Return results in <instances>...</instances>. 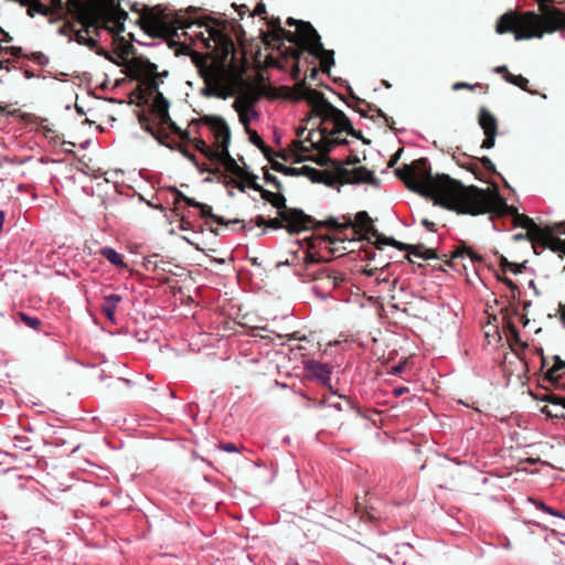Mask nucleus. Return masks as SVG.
<instances>
[{"label":"nucleus","instance_id":"f257e3e1","mask_svg":"<svg viewBox=\"0 0 565 565\" xmlns=\"http://www.w3.org/2000/svg\"><path fill=\"white\" fill-rule=\"evenodd\" d=\"M394 172L411 191L460 214L500 213L508 206L497 190L465 186L445 174L434 177L427 158L414 160Z\"/></svg>","mask_w":565,"mask_h":565},{"label":"nucleus","instance_id":"f03ea898","mask_svg":"<svg viewBox=\"0 0 565 565\" xmlns=\"http://www.w3.org/2000/svg\"><path fill=\"white\" fill-rule=\"evenodd\" d=\"M31 17L34 13L49 14L51 11L67 10L75 22L65 23L60 33L90 50L97 49L100 31L119 34L125 30L128 13L116 0H23Z\"/></svg>","mask_w":565,"mask_h":565},{"label":"nucleus","instance_id":"7ed1b4c3","mask_svg":"<svg viewBox=\"0 0 565 565\" xmlns=\"http://www.w3.org/2000/svg\"><path fill=\"white\" fill-rule=\"evenodd\" d=\"M185 135H194L191 143L207 159L224 166L232 178L244 180L248 171L241 168L230 154L231 130L222 117L204 115L192 119Z\"/></svg>","mask_w":565,"mask_h":565},{"label":"nucleus","instance_id":"20e7f679","mask_svg":"<svg viewBox=\"0 0 565 565\" xmlns=\"http://www.w3.org/2000/svg\"><path fill=\"white\" fill-rule=\"evenodd\" d=\"M204 86L200 93L204 97L226 99L234 96L237 89L238 78L234 72L224 65L212 64L200 68Z\"/></svg>","mask_w":565,"mask_h":565},{"label":"nucleus","instance_id":"39448f33","mask_svg":"<svg viewBox=\"0 0 565 565\" xmlns=\"http://www.w3.org/2000/svg\"><path fill=\"white\" fill-rule=\"evenodd\" d=\"M313 113L321 119L320 135L323 138L342 131H345L350 136L358 137V132L353 129L345 114L329 102L322 100L320 104L315 105Z\"/></svg>","mask_w":565,"mask_h":565},{"label":"nucleus","instance_id":"423d86ee","mask_svg":"<svg viewBox=\"0 0 565 565\" xmlns=\"http://www.w3.org/2000/svg\"><path fill=\"white\" fill-rule=\"evenodd\" d=\"M260 196L278 210V216L286 222V228L289 233H300L312 226L313 218L301 210L287 207L286 199L282 194L262 190Z\"/></svg>","mask_w":565,"mask_h":565},{"label":"nucleus","instance_id":"0eeeda50","mask_svg":"<svg viewBox=\"0 0 565 565\" xmlns=\"http://www.w3.org/2000/svg\"><path fill=\"white\" fill-rule=\"evenodd\" d=\"M287 24L297 26L296 32H294L296 34V42H294L295 44L305 46L311 54L316 56L329 57L333 64V52L323 49V45L320 41V35L309 22L298 21L294 18H289L287 20Z\"/></svg>","mask_w":565,"mask_h":565},{"label":"nucleus","instance_id":"6e6552de","mask_svg":"<svg viewBox=\"0 0 565 565\" xmlns=\"http://www.w3.org/2000/svg\"><path fill=\"white\" fill-rule=\"evenodd\" d=\"M360 162L358 156L349 157L345 162L339 160H331L332 168L335 172L337 178L342 183H367L372 185H379L380 182L372 171L365 167H359L349 169L347 166H353Z\"/></svg>","mask_w":565,"mask_h":565},{"label":"nucleus","instance_id":"1a4fd4ad","mask_svg":"<svg viewBox=\"0 0 565 565\" xmlns=\"http://www.w3.org/2000/svg\"><path fill=\"white\" fill-rule=\"evenodd\" d=\"M523 227L527 230L529 239L532 242L536 254L545 248L565 253V241L556 237L552 228L541 227L529 217H525Z\"/></svg>","mask_w":565,"mask_h":565},{"label":"nucleus","instance_id":"9d476101","mask_svg":"<svg viewBox=\"0 0 565 565\" xmlns=\"http://www.w3.org/2000/svg\"><path fill=\"white\" fill-rule=\"evenodd\" d=\"M159 83L154 78L150 79L149 89L154 93L153 104H152V115L154 116L157 122L161 127H167L173 132L178 134L182 140H186L189 142L193 141L194 135L184 136V132L189 130H181L174 121L170 118L169 115V102L164 98L162 93L158 90Z\"/></svg>","mask_w":565,"mask_h":565},{"label":"nucleus","instance_id":"9b49d317","mask_svg":"<svg viewBox=\"0 0 565 565\" xmlns=\"http://www.w3.org/2000/svg\"><path fill=\"white\" fill-rule=\"evenodd\" d=\"M206 31L209 33V38L203 39L205 47L217 51L224 58H226L231 53H234L235 45L228 34L212 26H206Z\"/></svg>","mask_w":565,"mask_h":565},{"label":"nucleus","instance_id":"f8f14e48","mask_svg":"<svg viewBox=\"0 0 565 565\" xmlns=\"http://www.w3.org/2000/svg\"><path fill=\"white\" fill-rule=\"evenodd\" d=\"M478 122L484 134L481 148L491 149L494 147L498 135V120L486 107H482L479 111Z\"/></svg>","mask_w":565,"mask_h":565},{"label":"nucleus","instance_id":"ddd939ff","mask_svg":"<svg viewBox=\"0 0 565 565\" xmlns=\"http://www.w3.org/2000/svg\"><path fill=\"white\" fill-rule=\"evenodd\" d=\"M256 99L250 96H242L235 99L232 107L237 111L239 121L246 131H249L250 121L257 119L259 114L255 109Z\"/></svg>","mask_w":565,"mask_h":565},{"label":"nucleus","instance_id":"4468645a","mask_svg":"<svg viewBox=\"0 0 565 565\" xmlns=\"http://www.w3.org/2000/svg\"><path fill=\"white\" fill-rule=\"evenodd\" d=\"M143 18L156 29H167L171 24H181L173 14L160 7L147 8Z\"/></svg>","mask_w":565,"mask_h":565},{"label":"nucleus","instance_id":"2eb2a0df","mask_svg":"<svg viewBox=\"0 0 565 565\" xmlns=\"http://www.w3.org/2000/svg\"><path fill=\"white\" fill-rule=\"evenodd\" d=\"M313 279L316 285L313 291L321 298H327L331 295V291L337 287V277L328 271L327 269H320L315 275Z\"/></svg>","mask_w":565,"mask_h":565},{"label":"nucleus","instance_id":"dca6fc26","mask_svg":"<svg viewBox=\"0 0 565 565\" xmlns=\"http://www.w3.org/2000/svg\"><path fill=\"white\" fill-rule=\"evenodd\" d=\"M305 371L309 376L317 379L324 386L331 387V369L328 364L309 360L305 363Z\"/></svg>","mask_w":565,"mask_h":565},{"label":"nucleus","instance_id":"f3484780","mask_svg":"<svg viewBox=\"0 0 565 565\" xmlns=\"http://www.w3.org/2000/svg\"><path fill=\"white\" fill-rule=\"evenodd\" d=\"M343 227H353L356 228L359 232H363L365 234H372L377 239H380V235L377 231L372 225V221L369 216V214L365 211H361L355 214L354 221L348 220Z\"/></svg>","mask_w":565,"mask_h":565},{"label":"nucleus","instance_id":"a211bd4d","mask_svg":"<svg viewBox=\"0 0 565 565\" xmlns=\"http://www.w3.org/2000/svg\"><path fill=\"white\" fill-rule=\"evenodd\" d=\"M268 26L271 29L273 39L276 41L286 40L288 42H296V34L281 26L279 18L271 17L268 22Z\"/></svg>","mask_w":565,"mask_h":565},{"label":"nucleus","instance_id":"6ab92c4d","mask_svg":"<svg viewBox=\"0 0 565 565\" xmlns=\"http://www.w3.org/2000/svg\"><path fill=\"white\" fill-rule=\"evenodd\" d=\"M365 106L367 110L376 113V115L383 118L388 127L392 128V124L394 122L392 118L387 117L380 108L375 105H371L363 99L356 98L354 105H350L354 110H356L362 117H367L366 110L363 108Z\"/></svg>","mask_w":565,"mask_h":565},{"label":"nucleus","instance_id":"aec40b11","mask_svg":"<svg viewBox=\"0 0 565 565\" xmlns=\"http://www.w3.org/2000/svg\"><path fill=\"white\" fill-rule=\"evenodd\" d=\"M122 300L120 295L110 294L104 297L102 305V312L105 315L108 321L115 322V313L118 303Z\"/></svg>","mask_w":565,"mask_h":565},{"label":"nucleus","instance_id":"412c9836","mask_svg":"<svg viewBox=\"0 0 565 565\" xmlns=\"http://www.w3.org/2000/svg\"><path fill=\"white\" fill-rule=\"evenodd\" d=\"M199 210L202 217H210L213 222H215L218 225L241 224V228L246 227L242 220L235 218L226 221L223 216L214 214L210 205L201 203Z\"/></svg>","mask_w":565,"mask_h":565},{"label":"nucleus","instance_id":"4be33fe9","mask_svg":"<svg viewBox=\"0 0 565 565\" xmlns=\"http://www.w3.org/2000/svg\"><path fill=\"white\" fill-rule=\"evenodd\" d=\"M554 363L546 371V380L552 383H557L559 380L565 379V362L558 356H553Z\"/></svg>","mask_w":565,"mask_h":565},{"label":"nucleus","instance_id":"5701e85b","mask_svg":"<svg viewBox=\"0 0 565 565\" xmlns=\"http://www.w3.org/2000/svg\"><path fill=\"white\" fill-rule=\"evenodd\" d=\"M100 255L105 257L110 264L116 267L126 268L127 264L124 262V257L116 249L111 247H103L100 249Z\"/></svg>","mask_w":565,"mask_h":565},{"label":"nucleus","instance_id":"b1692460","mask_svg":"<svg viewBox=\"0 0 565 565\" xmlns=\"http://www.w3.org/2000/svg\"><path fill=\"white\" fill-rule=\"evenodd\" d=\"M454 159L460 167L468 169L475 174L477 173V158L470 157L466 153H458L454 154Z\"/></svg>","mask_w":565,"mask_h":565},{"label":"nucleus","instance_id":"393cba45","mask_svg":"<svg viewBox=\"0 0 565 565\" xmlns=\"http://www.w3.org/2000/svg\"><path fill=\"white\" fill-rule=\"evenodd\" d=\"M381 243L392 245L399 250H408L409 253H415L416 249L423 248L422 244L418 245H409L402 242H397L394 238H381Z\"/></svg>","mask_w":565,"mask_h":565},{"label":"nucleus","instance_id":"a878e982","mask_svg":"<svg viewBox=\"0 0 565 565\" xmlns=\"http://www.w3.org/2000/svg\"><path fill=\"white\" fill-rule=\"evenodd\" d=\"M504 79L508 83L513 84L523 90H527L529 81H527V78L523 77L522 75H514L510 72H507Z\"/></svg>","mask_w":565,"mask_h":565},{"label":"nucleus","instance_id":"bb28decb","mask_svg":"<svg viewBox=\"0 0 565 565\" xmlns=\"http://www.w3.org/2000/svg\"><path fill=\"white\" fill-rule=\"evenodd\" d=\"M249 135V141L259 148L266 156L269 152V148L264 143L262 137L257 134V131L252 130L249 128V131H246Z\"/></svg>","mask_w":565,"mask_h":565},{"label":"nucleus","instance_id":"cd10ccee","mask_svg":"<svg viewBox=\"0 0 565 565\" xmlns=\"http://www.w3.org/2000/svg\"><path fill=\"white\" fill-rule=\"evenodd\" d=\"M468 255L471 260H478L480 262L481 260V257L478 256L477 254H475L471 249L467 248V247H463V248H458L456 249L452 254H451V257L452 258H459V257H463Z\"/></svg>","mask_w":565,"mask_h":565},{"label":"nucleus","instance_id":"c85d7f7f","mask_svg":"<svg viewBox=\"0 0 565 565\" xmlns=\"http://www.w3.org/2000/svg\"><path fill=\"white\" fill-rule=\"evenodd\" d=\"M411 254L416 256V257L424 258V259H435V258H437L436 250L433 249V248H426L424 245H423V248L416 249L415 253H411Z\"/></svg>","mask_w":565,"mask_h":565},{"label":"nucleus","instance_id":"c756f323","mask_svg":"<svg viewBox=\"0 0 565 565\" xmlns=\"http://www.w3.org/2000/svg\"><path fill=\"white\" fill-rule=\"evenodd\" d=\"M226 186H233V188L238 189L241 192H245L248 184L245 180L237 179V178H230L226 181Z\"/></svg>","mask_w":565,"mask_h":565},{"label":"nucleus","instance_id":"7c9ffc66","mask_svg":"<svg viewBox=\"0 0 565 565\" xmlns=\"http://www.w3.org/2000/svg\"><path fill=\"white\" fill-rule=\"evenodd\" d=\"M257 179L258 177L252 172H248L244 178L250 189L258 191L262 194V190L264 189L257 183Z\"/></svg>","mask_w":565,"mask_h":565},{"label":"nucleus","instance_id":"2f4dec72","mask_svg":"<svg viewBox=\"0 0 565 565\" xmlns=\"http://www.w3.org/2000/svg\"><path fill=\"white\" fill-rule=\"evenodd\" d=\"M20 317H21V320L30 328L36 330L40 324H41V321L40 319H38L36 317H31V316H28L25 313H20Z\"/></svg>","mask_w":565,"mask_h":565},{"label":"nucleus","instance_id":"473e14b6","mask_svg":"<svg viewBox=\"0 0 565 565\" xmlns=\"http://www.w3.org/2000/svg\"><path fill=\"white\" fill-rule=\"evenodd\" d=\"M481 163L484 170L488 173L495 172V167L492 163V161L488 157L477 158V164ZM479 169V166H477V170Z\"/></svg>","mask_w":565,"mask_h":565},{"label":"nucleus","instance_id":"72a5a7b5","mask_svg":"<svg viewBox=\"0 0 565 565\" xmlns=\"http://www.w3.org/2000/svg\"><path fill=\"white\" fill-rule=\"evenodd\" d=\"M273 169L278 172H284L287 175H297L298 174V171L296 168L286 167L278 162L273 163Z\"/></svg>","mask_w":565,"mask_h":565},{"label":"nucleus","instance_id":"f704fd0d","mask_svg":"<svg viewBox=\"0 0 565 565\" xmlns=\"http://www.w3.org/2000/svg\"><path fill=\"white\" fill-rule=\"evenodd\" d=\"M30 58L38 65L45 66L49 63V57L42 52H34Z\"/></svg>","mask_w":565,"mask_h":565},{"label":"nucleus","instance_id":"c9c22d12","mask_svg":"<svg viewBox=\"0 0 565 565\" xmlns=\"http://www.w3.org/2000/svg\"><path fill=\"white\" fill-rule=\"evenodd\" d=\"M146 71L149 75L153 76L152 78H154L157 81V77L158 76H167L168 75V71H163L162 73L158 74L157 73V65L154 63H151V62H147V65H146Z\"/></svg>","mask_w":565,"mask_h":565},{"label":"nucleus","instance_id":"e433bc0d","mask_svg":"<svg viewBox=\"0 0 565 565\" xmlns=\"http://www.w3.org/2000/svg\"><path fill=\"white\" fill-rule=\"evenodd\" d=\"M267 227L279 230L286 227V222L279 216L277 218H269L266 223Z\"/></svg>","mask_w":565,"mask_h":565},{"label":"nucleus","instance_id":"4c0bfd02","mask_svg":"<svg viewBox=\"0 0 565 565\" xmlns=\"http://www.w3.org/2000/svg\"><path fill=\"white\" fill-rule=\"evenodd\" d=\"M502 266H503V268L510 269L513 274L521 273L522 268L524 267L523 265H519V264H515V263H510L507 259H503Z\"/></svg>","mask_w":565,"mask_h":565},{"label":"nucleus","instance_id":"58836bf2","mask_svg":"<svg viewBox=\"0 0 565 565\" xmlns=\"http://www.w3.org/2000/svg\"><path fill=\"white\" fill-rule=\"evenodd\" d=\"M265 180L273 184L277 190H279L281 188V183L280 181L278 180L277 177L270 174L269 172H265V175H264Z\"/></svg>","mask_w":565,"mask_h":565},{"label":"nucleus","instance_id":"ea45409f","mask_svg":"<svg viewBox=\"0 0 565 565\" xmlns=\"http://www.w3.org/2000/svg\"><path fill=\"white\" fill-rule=\"evenodd\" d=\"M220 448L226 452H237L238 448L233 443H223L220 445Z\"/></svg>","mask_w":565,"mask_h":565},{"label":"nucleus","instance_id":"a19ab883","mask_svg":"<svg viewBox=\"0 0 565 565\" xmlns=\"http://www.w3.org/2000/svg\"><path fill=\"white\" fill-rule=\"evenodd\" d=\"M6 53H9L12 56L19 57L22 55V47L20 46H7Z\"/></svg>","mask_w":565,"mask_h":565},{"label":"nucleus","instance_id":"79ce46f5","mask_svg":"<svg viewBox=\"0 0 565 565\" xmlns=\"http://www.w3.org/2000/svg\"><path fill=\"white\" fill-rule=\"evenodd\" d=\"M302 170L307 171L313 181H318L317 177L321 174V172L319 170H317L315 168H310V167H303Z\"/></svg>","mask_w":565,"mask_h":565},{"label":"nucleus","instance_id":"37998d69","mask_svg":"<svg viewBox=\"0 0 565 565\" xmlns=\"http://www.w3.org/2000/svg\"><path fill=\"white\" fill-rule=\"evenodd\" d=\"M475 86L468 84V83H465V82H457L454 84L452 86V89L454 90H459V89H462V88H469V89H473Z\"/></svg>","mask_w":565,"mask_h":565},{"label":"nucleus","instance_id":"c03bdc74","mask_svg":"<svg viewBox=\"0 0 565 565\" xmlns=\"http://www.w3.org/2000/svg\"><path fill=\"white\" fill-rule=\"evenodd\" d=\"M170 191L175 195V201L179 202V201H183L184 202V198H188L185 194H183L181 191H179L177 188H171Z\"/></svg>","mask_w":565,"mask_h":565},{"label":"nucleus","instance_id":"a18cd8bd","mask_svg":"<svg viewBox=\"0 0 565 565\" xmlns=\"http://www.w3.org/2000/svg\"><path fill=\"white\" fill-rule=\"evenodd\" d=\"M266 13V7L264 3H257L252 15H262Z\"/></svg>","mask_w":565,"mask_h":565},{"label":"nucleus","instance_id":"49530a36","mask_svg":"<svg viewBox=\"0 0 565 565\" xmlns=\"http://www.w3.org/2000/svg\"><path fill=\"white\" fill-rule=\"evenodd\" d=\"M422 225L425 226L430 232H436L435 223L430 222L427 218L422 220Z\"/></svg>","mask_w":565,"mask_h":565},{"label":"nucleus","instance_id":"de8ad7c7","mask_svg":"<svg viewBox=\"0 0 565 565\" xmlns=\"http://www.w3.org/2000/svg\"><path fill=\"white\" fill-rule=\"evenodd\" d=\"M0 41L1 42H11L12 41V38L9 35V33L6 32L1 26H0Z\"/></svg>","mask_w":565,"mask_h":565},{"label":"nucleus","instance_id":"09e8293b","mask_svg":"<svg viewBox=\"0 0 565 565\" xmlns=\"http://www.w3.org/2000/svg\"><path fill=\"white\" fill-rule=\"evenodd\" d=\"M184 203L189 206H193V207H200L201 206V202H198L195 201L194 199L192 198H184Z\"/></svg>","mask_w":565,"mask_h":565},{"label":"nucleus","instance_id":"8fccbe9b","mask_svg":"<svg viewBox=\"0 0 565 565\" xmlns=\"http://www.w3.org/2000/svg\"><path fill=\"white\" fill-rule=\"evenodd\" d=\"M403 149H399L388 161V167H394L396 164V162L398 161L399 157H401V153H402Z\"/></svg>","mask_w":565,"mask_h":565},{"label":"nucleus","instance_id":"3c124183","mask_svg":"<svg viewBox=\"0 0 565 565\" xmlns=\"http://www.w3.org/2000/svg\"><path fill=\"white\" fill-rule=\"evenodd\" d=\"M545 513L551 514L553 516L565 519V516L559 511L555 510L554 508H552L550 505L547 507V510Z\"/></svg>","mask_w":565,"mask_h":565},{"label":"nucleus","instance_id":"603ef678","mask_svg":"<svg viewBox=\"0 0 565 565\" xmlns=\"http://www.w3.org/2000/svg\"><path fill=\"white\" fill-rule=\"evenodd\" d=\"M326 224L328 227L330 228H339L340 227V224L338 223V221L335 218H329L328 221H326Z\"/></svg>","mask_w":565,"mask_h":565},{"label":"nucleus","instance_id":"864d4df0","mask_svg":"<svg viewBox=\"0 0 565 565\" xmlns=\"http://www.w3.org/2000/svg\"><path fill=\"white\" fill-rule=\"evenodd\" d=\"M501 281L507 285L511 290L516 289V285L510 278H502Z\"/></svg>","mask_w":565,"mask_h":565},{"label":"nucleus","instance_id":"5fc2aeb1","mask_svg":"<svg viewBox=\"0 0 565 565\" xmlns=\"http://www.w3.org/2000/svg\"><path fill=\"white\" fill-rule=\"evenodd\" d=\"M407 392H408V387H406V386H401V387L394 388V394L396 396H401V395H403V394H405Z\"/></svg>","mask_w":565,"mask_h":565},{"label":"nucleus","instance_id":"6e6d98bb","mask_svg":"<svg viewBox=\"0 0 565 565\" xmlns=\"http://www.w3.org/2000/svg\"><path fill=\"white\" fill-rule=\"evenodd\" d=\"M533 502H534V504H535L536 509H539V510H541V511H543V512H546L547 507H548L547 504H545V503H544V502H542V501H533Z\"/></svg>","mask_w":565,"mask_h":565},{"label":"nucleus","instance_id":"4d7b16f0","mask_svg":"<svg viewBox=\"0 0 565 565\" xmlns=\"http://www.w3.org/2000/svg\"><path fill=\"white\" fill-rule=\"evenodd\" d=\"M494 72H495V73H498V74H502V75H503V77H504V76L507 75V72H509V71H508V67H507V66L501 65V66H497V67L494 68Z\"/></svg>","mask_w":565,"mask_h":565},{"label":"nucleus","instance_id":"13d9d810","mask_svg":"<svg viewBox=\"0 0 565 565\" xmlns=\"http://www.w3.org/2000/svg\"><path fill=\"white\" fill-rule=\"evenodd\" d=\"M10 60L1 61L0 60V70H7L8 72L11 70Z\"/></svg>","mask_w":565,"mask_h":565},{"label":"nucleus","instance_id":"bf43d9fd","mask_svg":"<svg viewBox=\"0 0 565 565\" xmlns=\"http://www.w3.org/2000/svg\"><path fill=\"white\" fill-rule=\"evenodd\" d=\"M266 223H267V221L265 220V217H264V216L258 215V216L256 217V225H257V226H264V225L266 226Z\"/></svg>","mask_w":565,"mask_h":565},{"label":"nucleus","instance_id":"052dcab7","mask_svg":"<svg viewBox=\"0 0 565 565\" xmlns=\"http://www.w3.org/2000/svg\"><path fill=\"white\" fill-rule=\"evenodd\" d=\"M146 129L157 139H159L158 131L154 130V127L152 125L148 124Z\"/></svg>","mask_w":565,"mask_h":565},{"label":"nucleus","instance_id":"680f3d73","mask_svg":"<svg viewBox=\"0 0 565 565\" xmlns=\"http://www.w3.org/2000/svg\"><path fill=\"white\" fill-rule=\"evenodd\" d=\"M305 262H306L307 264H313V263H316L317 260H316V258H315V256H313L312 254H307V255H306V257H305Z\"/></svg>","mask_w":565,"mask_h":565},{"label":"nucleus","instance_id":"e2e57ef3","mask_svg":"<svg viewBox=\"0 0 565 565\" xmlns=\"http://www.w3.org/2000/svg\"><path fill=\"white\" fill-rule=\"evenodd\" d=\"M392 370H393V374H398V373H401L404 370V364L399 363V364L393 366Z\"/></svg>","mask_w":565,"mask_h":565},{"label":"nucleus","instance_id":"0e129e2a","mask_svg":"<svg viewBox=\"0 0 565 565\" xmlns=\"http://www.w3.org/2000/svg\"><path fill=\"white\" fill-rule=\"evenodd\" d=\"M527 237L529 238V235H527V232L526 233H518L513 236V239L514 241H521L523 238Z\"/></svg>","mask_w":565,"mask_h":565},{"label":"nucleus","instance_id":"69168bd1","mask_svg":"<svg viewBox=\"0 0 565 565\" xmlns=\"http://www.w3.org/2000/svg\"><path fill=\"white\" fill-rule=\"evenodd\" d=\"M23 75H24V77H25L26 79H31V78H33V77L35 76V74H34L32 71H30V70H25V71L23 72Z\"/></svg>","mask_w":565,"mask_h":565},{"label":"nucleus","instance_id":"338daca9","mask_svg":"<svg viewBox=\"0 0 565 565\" xmlns=\"http://www.w3.org/2000/svg\"><path fill=\"white\" fill-rule=\"evenodd\" d=\"M183 154L191 160L192 162H195V156L193 153H190L188 151H183Z\"/></svg>","mask_w":565,"mask_h":565},{"label":"nucleus","instance_id":"774afa93","mask_svg":"<svg viewBox=\"0 0 565 565\" xmlns=\"http://www.w3.org/2000/svg\"><path fill=\"white\" fill-rule=\"evenodd\" d=\"M558 232L565 234V222L557 224Z\"/></svg>","mask_w":565,"mask_h":565}]
</instances>
